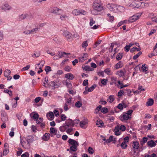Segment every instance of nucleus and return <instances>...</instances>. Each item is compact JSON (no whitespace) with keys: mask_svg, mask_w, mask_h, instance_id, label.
<instances>
[{"mask_svg":"<svg viewBox=\"0 0 157 157\" xmlns=\"http://www.w3.org/2000/svg\"><path fill=\"white\" fill-rule=\"evenodd\" d=\"M93 7L94 10L100 12L103 10L100 0H94L93 4Z\"/></svg>","mask_w":157,"mask_h":157,"instance_id":"nucleus-1","label":"nucleus"},{"mask_svg":"<svg viewBox=\"0 0 157 157\" xmlns=\"http://www.w3.org/2000/svg\"><path fill=\"white\" fill-rule=\"evenodd\" d=\"M107 7L110 11H115L116 9L119 10L120 8L121 9L122 11L124 10V7L121 6H117L116 4H107Z\"/></svg>","mask_w":157,"mask_h":157,"instance_id":"nucleus-2","label":"nucleus"},{"mask_svg":"<svg viewBox=\"0 0 157 157\" xmlns=\"http://www.w3.org/2000/svg\"><path fill=\"white\" fill-rule=\"evenodd\" d=\"M63 34L67 40L69 41H71L73 38V35L67 31H64L63 33Z\"/></svg>","mask_w":157,"mask_h":157,"instance_id":"nucleus-3","label":"nucleus"},{"mask_svg":"<svg viewBox=\"0 0 157 157\" xmlns=\"http://www.w3.org/2000/svg\"><path fill=\"white\" fill-rule=\"evenodd\" d=\"M120 119L123 122H125L126 121L129 119L130 116L128 115L126 112H124L119 117Z\"/></svg>","mask_w":157,"mask_h":157,"instance_id":"nucleus-4","label":"nucleus"},{"mask_svg":"<svg viewBox=\"0 0 157 157\" xmlns=\"http://www.w3.org/2000/svg\"><path fill=\"white\" fill-rule=\"evenodd\" d=\"M72 13L74 15L76 16L80 15H85L86 14V12L82 9L80 10L74 9L72 11Z\"/></svg>","mask_w":157,"mask_h":157,"instance_id":"nucleus-5","label":"nucleus"},{"mask_svg":"<svg viewBox=\"0 0 157 157\" xmlns=\"http://www.w3.org/2000/svg\"><path fill=\"white\" fill-rule=\"evenodd\" d=\"M59 80L57 78L54 81H52L49 83V84L50 86H51L54 87V88L53 89H54L55 88H58L59 86V85H60L59 83Z\"/></svg>","mask_w":157,"mask_h":157,"instance_id":"nucleus-6","label":"nucleus"},{"mask_svg":"<svg viewBox=\"0 0 157 157\" xmlns=\"http://www.w3.org/2000/svg\"><path fill=\"white\" fill-rule=\"evenodd\" d=\"M51 13L56 15H60L63 13V10L61 9L54 7L51 10Z\"/></svg>","mask_w":157,"mask_h":157,"instance_id":"nucleus-7","label":"nucleus"},{"mask_svg":"<svg viewBox=\"0 0 157 157\" xmlns=\"http://www.w3.org/2000/svg\"><path fill=\"white\" fill-rule=\"evenodd\" d=\"M140 16L139 14L133 15L129 18L128 21L129 22H133L138 19Z\"/></svg>","mask_w":157,"mask_h":157,"instance_id":"nucleus-8","label":"nucleus"},{"mask_svg":"<svg viewBox=\"0 0 157 157\" xmlns=\"http://www.w3.org/2000/svg\"><path fill=\"white\" fill-rule=\"evenodd\" d=\"M65 124L67 128L73 127L75 125V123L71 119H69L67 120Z\"/></svg>","mask_w":157,"mask_h":157,"instance_id":"nucleus-9","label":"nucleus"},{"mask_svg":"<svg viewBox=\"0 0 157 157\" xmlns=\"http://www.w3.org/2000/svg\"><path fill=\"white\" fill-rule=\"evenodd\" d=\"M1 8L2 10L6 11L7 10H11L12 9V7L8 4H5L3 5L1 7Z\"/></svg>","mask_w":157,"mask_h":157,"instance_id":"nucleus-10","label":"nucleus"},{"mask_svg":"<svg viewBox=\"0 0 157 157\" xmlns=\"http://www.w3.org/2000/svg\"><path fill=\"white\" fill-rule=\"evenodd\" d=\"M68 142L69 144L71 145L72 146H78L79 145L78 142L71 139H70L68 140Z\"/></svg>","mask_w":157,"mask_h":157,"instance_id":"nucleus-11","label":"nucleus"},{"mask_svg":"<svg viewBox=\"0 0 157 157\" xmlns=\"http://www.w3.org/2000/svg\"><path fill=\"white\" fill-rule=\"evenodd\" d=\"M26 139L28 143L29 144L33 143L34 141V137L32 135H29L27 136Z\"/></svg>","mask_w":157,"mask_h":157,"instance_id":"nucleus-12","label":"nucleus"},{"mask_svg":"<svg viewBox=\"0 0 157 157\" xmlns=\"http://www.w3.org/2000/svg\"><path fill=\"white\" fill-rule=\"evenodd\" d=\"M88 56V54L85 53L83 54V56L82 57H80L79 58V62H82L86 60Z\"/></svg>","mask_w":157,"mask_h":157,"instance_id":"nucleus-13","label":"nucleus"},{"mask_svg":"<svg viewBox=\"0 0 157 157\" xmlns=\"http://www.w3.org/2000/svg\"><path fill=\"white\" fill-rule=\"evenodd\" d=\"M50 137V134L48 133H45L42 136V139L44 141H48Z\"/></svg>","mask_w":157,"mask_h":157,"instance_id":"nucleus-14","label":"nucleus"},{"mask_svg":"<svg viewBox=\"0 0 157 157\" xmlns=\"http://www.w3.org/2000/svg\"><path fill=\"white\" fill-rule=\"evenodd\" d=\"M147 144L149 146L152 147H155L156 145V144L153 140H151L147 142Z\"/></svg>","mask_w":157,"mask_h":157,"instance_id":"nucleus-15","label":"nucleus"},{"mask_svg":"<svg viewBox=\"0 0 157 157\" xmlns=\"http://www.w3.org/2000/svg\"><path fill=\"white\" fill-rule=\"evenodd\" d=\"M139 144L137 141H134L133 142V149H137L139 147Z\"/></svg>","mask_w":157,"mask_h":157,"instance_id":"nucleus-16","label":"nucleus"},{"mask_svg":"<svg viewBox=\"0 0 157 157\" xmlns=\"http://www.w3.org/2000/svg\"><path fill=\"white\" fill-rule=\"evenodd\" d=\"M154 102V100L152 99L149 98L146 102V105L147 106H151L153 105Z\"/></svg>","mask_w":157,"mask_h":157,"instance_id":"nucleus-17","label":"nucleus"},{"mask_svg":"<svg viewBox=\"0 0 157 157\" xmlns=\"http://www.w3.org/2000/svg\"><path fill=\"white\" fill-rule=\"evenodd\" d=\"M9 152V149L8 147L6 145V144H5L4 145V150L3 151V155L4 156L6 155Z\"/></svg>","mask_w":157,"mask_h":157,"instance_id":"nucleus-18","label":"nucleus"},{"mask_svg":"<svg viewBox=\"0 0 157 157\" xmlns=\"http://www.w3.org/2000/svg\"><path fill=\"white\" fill-rule=\"evenodd\" d=\"M115 98L114 95H111L109 96L107 99V101L110 103H112L114 101Z\"/></svg>","mask_w":157,"mask_h":157,"instance_id":"nucleus-19","label":"nucleus"},{"mask_svg":"<svg viewBox=\"0 0 157 157\" xmlns=\"http://www.w3.org/2000/svg\"><path fill=\"white\" fill-rule=\"evenodd\" d=\"M67 127L65 124H63V125L59 128V130L61 132H64L65 131Z\"/></svg>","mask_w":157,"mask_h":157,"instance_id":"nucleus-20","label":"nucleus"},{"mask_svg":"<svg viewBox=\"0 0 157 157\" xmlns=\"http://www.w3.org/2000/svg\"><path fill=\"white\" fill-rule=\"evenodd\" d=\"M65 78L70 80H72L74 78L73 75L71 73H67L65 75Z\"/></svg>","mask_w":157,"mask_h":157,"instance_id":"nucleus-21","label":"nucleus"},{"mask_svg":"<svg viewBox=\"0 0 157 157\" xmlns=\"http://www.w3.org/2000/svg\"><path fill=\"white\" fill-rule=\"evenodd\" d=\"M78 146L75 145L72 146L70 147V152L71 154H72V151H76L77 150V147Z\"/></svg>","mask_w":157,"mask_h":157,"instance_id":"nucleus-22","label":"nucleus"},{"mask_svg":"<svg viewBox=\"0 0 157 157\" xmlns=\"http://www.w3.org/2000/svg\"><path fill=\"white\" fill-rule=\"evenodd\" d=\"M58 56L59 58H62L64 56V55H67L70 54V53H66L64 52H59L58 53Z\"/></svg>","mask_w":157,"mask_h":157,"instance_id":"nucleus-23","label":"nucleus"},{"mask_svg":"<svg viewBox=\"0 0 157 157\" xmlns=\"http://www.w3.org/2000/svg\"><path fill=\"white\" fill-rule=\"evenodd\" d=\"M123 66V62L121 61H120L115 65V67L116 69H118L122 67Z\"/></svg>","mask_w":157,"mask_h":157,"instance_id":"nucleus-24","label":"nucleus"},{"mask_svg":"<svg viewBox=\"0 0 157 157\" xmlns=\"http://www.w3.org/2000/svg\"><path fill=\"white\" fill-rule=\"evenodd\" d=\"M47 117L49 120H52L54 117L53 112H49L48 114L47 115Z\"/></svg>","mask_w":157,"mask_h":157,"instance_id":"nucleus-25","label":"nucleus"},{"mask_svg":"<svg viewBox=\"0 0 157 157\" xmlns=\"http://www.w3.org/2000/svg\"><path fill=\"white\" fill-rule=\"evenodd\" d=\"M30 115L32 118L34 119H37L39 117V115L37 113H32L30 114Z\"/></svg>","mask_w":157,"mask_h":157,"instance_id":"nucleus-26","label":"nucleus"},{"mask_svg":"<svg viewBox=\"0 0 157 157\" xmlns=\"http://www.w3.org/2000/svg\"><path fill=\"white\" fill-rule=\"evenodd\" d=\"M96 124L98 125V127H101L103 126L104 125V123L101 120L97 121H96Z\"/></svg>","mask_w":157,"mask_h":157,"instance_id":"nucleus-27","label":"nucleus"},{"mask_svg":"<svg viewBox=\"0 0 157 157\" xmlns=\"http://www.w3.org/2000/svg\"><path fill=\"white\" fill-rule=\"evenodd\" d=\"M84 70H85L86 71H92L94 70V69L92 68H91L90 66H85L83 68Z\"/></svg>","mask_w":157,"mask_h":157,"instance_id":"nucleus-28","label":"nucleus"},{"mask_svg":"<svg viewBox=\"0 0 157 157\" xmlns=\"http://www.w3.org/2000/svg\"><path fill=\"white\" fill-rule=\"evenodd\" d=\"M141 49L140 48H138L136 47H134L131 49L130 50V52H134L136 51L138 52L140 51L141 50Z\"/></svg>","mask_w":157,"mask_h":157,"instance_id":"nucleus-29","label":"nucleus"},{"mask_svg":"<svg viewBox=\"0 0 157 157\" xmlns=\"http://www.w3.org/2000/svg\"><path fill=\"white\" fill-rule=\"evenodd\" d=\"M141 69L143 72H146L148 70V67H147L146 66L145 64H144L142 65Z\"/></svg>","mask_w":157,"mask_h":157,"instance_id":"nucleus-30","label":"nucleus"},{"mask_svg":"<svg viewBox=\"0 0 157 157\" xmlns=\"http://www.w3.org/2000/svg\"><path fill=\"white\" fill-rule=\"evenodd\" d=\"M116 74L118 75L120 77H121L124 75V73L122 70L117 71Z\"/></svg>","mask_w":157,"mask_h":157,"instance_id":"nucleus-31","label":"nucleus"},{"mask_svg":"<svg viewBox=\"0 0 157 157\" xmlns=\"http://www.w3.org/2000/svg\"><path fill=\"white\" fill-rule=\"evenodd\" d=\"M82 85L83 86H86L85 87V89H86L88 88V80L87 79H85L84 80Z\"/></svg>","mask_w":157,"mask_h":157,"instance_id":"nucleus-32","label":"nucleus"},{"mask_svg":"<svg viewBox=\"0 0 157 157\" xmlns=\"http://www.w3.org/2000/svg\"><path fill=\"white\" fill-rule=\"evenodd\" d=\"M123 54L122 53H118L116 57V59L118 60H121L123 56Z\"/></svg>","mask_w":157,"mask_h":157,"instance_id":"nucleus-33","label":"nucleus"},{"mask_svg":"<svg viewBox=\"0 0 157 157\" xmlns=\"http://www.w3.org/2000/svg\"><path fill=\"white\" fill-rule=\"evenodd\" d=\"M97 85L96 84H93L92 85L91 87H90L88 89V91L89 92H91L93 90L95 89V88L96 86Z\"/></svg>","mask_w":157,"mask_h":157,"instance_id":"nucleus-34","label":"nucleus"},{"mask_svg":"<svg viewBox=\"0 0 157 157\" xmlns=\"http://www.w3.org/2000/svg\"><path fill=\"white\" fill-rule=\"evenodd\" d=\"M88 123L86 121H81L80 122L79 125L81 128L83 127L85 125H86Z\"/></svg>","mask_w":157,"mask_h":157,"instance_id":"nucleus-35","label":"nucleus"},{"mask_svg":"<svg viewBox=\"0 0 157 157\" xmlns=\"http://www.w3.org/2000/svg\"><path fill=\"white\" fill-rule=\"evenodd\" d=\"M104 72L107 75H111L112 74L109 68H107L105 69Z\"/></svg>","mask_w":157,"mask_h":157,"instance_id":"nucleus-36","label":"nucleus"},{"mask_svg":"<svg viewBox=\"0 0 157 157\" xmlns=\"http://www.w3.org/2000/svg\"><path fill=\"white\" fill-rule=\"evenodd\" d=\"M121 146L123 149L126 148L127 147V145L126 144V141H123L121 144Z\"/></svg>","mask_w":157,"mask_h":157,"instance_id":"nucleus-37","label":"nucleus"},{"mask_svg":"<svg viewBox=\"0 0 157 157\" xmlns=\"http://www.w3.org/2000/svg\"><path fill=\"white\" fill-rule=\"evenodd\" d=\"M142 54L141 52H139L138 53L134 55L133 57V59L134 60L136 59L137 58L140 56Z\"/></svg>","mask_w":157,"mask_h":157,"instance_id":"nucleus-38","label":"nucleus"},{"mask_svg":"<svg viewBox=\"0 0 157 157\" xmlns=\"http://www.w3.org/2000/svg\"><path fill=\"white\" fill-rule=\"evenodd\" d=\"M82 102L79 101H77L75 104V106L77 108H80L82 106Z\"/></svg>","mask_w":157,"mask_h":157,"instance_id":"nucleus-39","label":"nucleus"},{"mask_svg":"<svg viewBox=\"0 0 157 157\" xmlns=\"http://www.w3.org/2000/svg\"><path fill=\"white\" fill-rule=\"evenodd\" d=\"M142 3L140 2H133L131 5H132L133 6H135V5H136V6H135V7L138 8L140 6L139 5H141V4Z\"/></svg>","mask_w":157,"mask_h":157,"instance_id":"nucleus-40","label":"nucleus"},{"mask_svg":"<svg viewBox=\"0 0 157 157\" xmlns=\"http://www.w3.org/2000/svg\"><path fill=\"white\" fill-rule=\"evenodd\" d=\"M50 133L51 134H55L57 132V130L54 128L51 127L50 130Z\"/></svg>","mask_w":157,"mask_h":157,"instance_id":"nucleus-41","label":"nucleus"},{"mask_svg":"<svg viewBox=\"0 0 157 157\" xmlns=\"http://www.w3.org/2000/svg\"><path fill=\"white\" fill-rule=\"evenodd\" d=\"M36 123H37V126L39 127L38 124L41 123L43 121V118H37L36 120Z\"/></svg>","mask_w":157,"mask_h":157,"instance_id":"nucleus-42","label":"nucleus"},{"mask_svg":"<svg viewBox=\"0 0 157 157\" xmlns=\"http://www.w3.org/2000/svg\"><path fill=\"white\" fill-rule=\"evenodd\" d=\"M45 70L46 71V74H48L49 72L51 71V67L49 66H46L45 68Z\"/></svg>","mask_w":157,"mask_h":157,"instance_id":"nucleus-43","label":"nucleus"},{"mask_svg":"<svg viewBox=\"0 0 157 157\" xmlns=\"http://www.w3.org/2000/svg\"><path fill=\"white\" fill-rule=\"evenodd\" d=\"M11 73L10 70L7 69L4 72V76L5 77L8 76Z\"/></svg>","mask_w":157,"mask_h":157,"instance_id":"nucleus-44","label":"nucleus"},{"mask_svg":"<svg viewBox=\"0 0 157 157\" xmlns=\"http://www.w3.org/2000/svg\"><path fill=\"white\" fill-rule=\"evenodd\" d=\"M108 80L107 79H102L101 80V83L104 85H105L107 84Z\"/></svg>","mask_w":157,"mask_h":157,"instance_id":"nucleus-45","label":"nucleus"},{"mask_svg":"<svg viewBox=\"0 0 157 157\" xmlns=\"http://www.w3.org/2000/svg\"><path fill=\"white\" fill-rule=\"evenodd\" d=\"M25 15L26 16V18L29 19V20H31L32 18V15L30 13H25Z\"/></svg>","mask_w":157,"mask_h":157,"instance_id":"nucleus-46","label":"nucleus"},{"mask_svg":"<svg viewBox=\"0 0 157 157\" xmlns=\"http://www.w3.org/2000/svg\"><path fill=\"white\" fill-rule=\"evenodd\" d=\"M108 111V109L107 108L104 107L101 109V112L103 113H106Z\"/></svg>","mask_w":157,"mask_h":157,"instance_id":"nucleus-47","label":"nucleus"},{"mask_svg":"<svg viewBox=\"0 0 157 157\" xmlns=\"http://www.w3.org/2000/svg\"><path fill=\"white\" fill-rule=\"evenodd\" d=\"M113 136H111L109 138L106 140V143H109L111 142L113 140Z\"/></svg>","mask_w":157,"mask_h":157,"instance_id":"nucleus-48","label":"nucleus"},{"mask_svg":"<svg viewBox=\"0 0 157 157\" xmlns=\"http://www.w3.org/2000/svg\"><path fill=\"white\" fill-rule=\"evenodd\" d=\"M127 91V95L129 96H131L132 94V91L130 89H127L125 90Z\"/></svg>","mask_w":157,"mask_h":157,"instance_id":"nucleus-49","label":"nucleus"},{"mask_svg":"<svg viewBox=\"0 0 157 157\" xmlns=\"http://www.w3.org/2000/svg\"><path fill=\"white\" fill-rule=\"evenodd\" d=\"M101 109L102 106L101 105H100L98 106L95 109V113H97L99 111L101 110Z\"/></svg>","mask_w":157,"mask_h":157,"instance_id":"nucleus-50","label":"nucleus"},{"mask_svg":"<svg viewBox=\"0 0 157 157\" xmlns=\"http://www.w3.org/2000/svg\"><path fill=\"white\" fill-rule=\"evenodd\" d=\"M119 109L121 110H122L124 108V106H123V104L122 103H119L118 105L116 106Z\"/></svg>","mask_w":157,"mask_h":157,"instance_id":"nucleus-51","label":"nucleus"},{"mask_svg":"<svg viewBox=\"0 0 157 157\" xmlns=\"http://www.w3.org/2000/svg\"><path fill=\"white\" fill-rule=\"evenodd\" d=\"M124 93V91L123 90H120L118 93L117 96L119 97L121 96Z\"/></svg>","mask_w":157,"mask_h":157,"instance_id":"nucleus-52","label":"nucleus"},{"mask_svg":"<svg viewBox=\"0 0 157 157\" xmlns=\"http://www.w3.org/2000/svg\"><path fill=\"white\" fill-rule=\"evenodd\" d=\"M26 15H25V14H21V15H19V19L21 20H23L25 18H26Z\"/></svg>","mask_w":157,"mask_h":157,"instance_id":"nucleus-53","label":"nucleus"},{"mask_svg":"<svg viewBox=\"0 0 157 157\" xmlns=\"http://www.w3.org/2000/svg\"><path fill=\"white\" fill-rule=\"evenodd\" d=\"M88 44L87 41H84L82 44V47L83 48H86Z\"/></svg>","mask_w":157,"mask_h":157,"instance_id":"nucleus-54","label":"nucleus"},{"mask_svg":"<svg viewBox=\"0 0 157 157\" xmlns=\"http://www.w3.org/2000/svg\"><path fill=\"white\" fill-rule=\"evenodd\" d=\"M68 80H67L65 82V85L68 87L70 88L71 86V83H69L68 82Z\"/></svg>","mask_w":157,"mask_h":157,"instance_id":"nucleus-55","label":"nucleus"},{"mask_svg":"<svg viewBox=\"0 0 157 157\" xmlns=\"http://www.w3.org/2000/svg\"><path fill=\"white\" fill-rule=\"evenodd\" d=\"M95 23V21H94L93 18H91L90 19V26H92Z\"/></svg>","mask_w":157,"mask_h":157,"instance_id":"nucleus-56","label":"nucleus"},{"mask_svg":"<svg viewBox=\"0 0 157 157\" xmlns=\"http://www.w3.org/2000/svg\"><path fill=\"white\" fill-rule=\"evenodd\" d=\"M88 151L90 154H92L94 153V150L91 147H89L88 149Z\"/></svg>","mask_w":157,"mask_h":157,"instance_id":"nucleus-57","label":"nucleus"},{"mask_svg":"<svg viewBox=\"0 0 157 157\" xmlns=\"http://www.w3.org/2000/svg\"><path fill=\"white\" fill-rule=\"evenodd\" d=\"M71 98L67 99L65 104H68L69 105H71Z\"/></svg>","mask_w":157,"mask_h":157,"instance_id":"nucleus-58","label":"nucleus"},{"mask_svg":"<svg viewBox=\"0 0 157 157\" xmlns=\"http://www.w3.org/2000/svg\"><path fill=\"white\" fill-rule=\"evenodd\" d=\"M67 117L64 114H62L61 116V121H64L66 120V119Z\"/></svg>","mask_w":157,"mask_h":157,"instance_id":"nucleus-59","label":"nucleus"},{"mask_svg":"<svg viewBox=\"0 0 157 157\" xmlns=\"http://www.w3.org/2000/svg\"><path fill=\"white\" fill-rule=\"evenodd\" d=\"M67 16L65 14L62 15L60 16V18L62 20H63L64 19L67 18Z\"/></svg>","mask_w":157,"mask_h":157,"instance_id":"nucleus-60","label":"nucleus"},{"mask_svg":"<svg viewBox=\"0 0 157 157\" xmlns=\"http://www.w3.org/2000/svg\"><path fill=\"white\" fill-rule=\"evenodd\" d=\"M29 154L28 152H25L24 154H22L21 157H29Z\"/></svg>","mask_w":157,"mask_h":157,"instance_id":"nucleus-61","label":"nucleus"},{"mask_svg":"<svg viewBox=\"0 0 157 157\" xmlns=\"http://www.w3.org/2000/svg\"><path fill=\"white\" fill-rule=\"evenodd\" d=\"M30 67V66L29 65H27L26 67L22 68V71H25L28 70Z\"/></svg>","mask_w":157,"mask_h":157,"instance_id":"nucleus-62","label":"nucleus"},{"mask_svg":"<svg viewBox=\"0 0 157 157\" xmlns=\"http://www.w3.org/2000/svg\"><path fill=\"white\" fill-rule=\"evenodd\" d=\"M36 126H35V125H32L31 126V129H32V130L34 132H36V130L37 129H36Z\"/></svg>","mask_w":157,"mask_h":157,"instance_id":"nucleus-63","label":"nucleus"},{"mask_svg":"<svg viewBox=\"0 0 157 157\" xmlns=\"http://www.w3.org/2000/svg\"><path fill=\"white\" fill-rule=\"evenodd\" d=\"M71 68L69 66H66L64 68V70L67 71L69 72L71 70Z\"/></svg>","mask_w":157,"mask_h":157,"instance_id":"nucleus-64","label":"nucleus"}]
</instances>
